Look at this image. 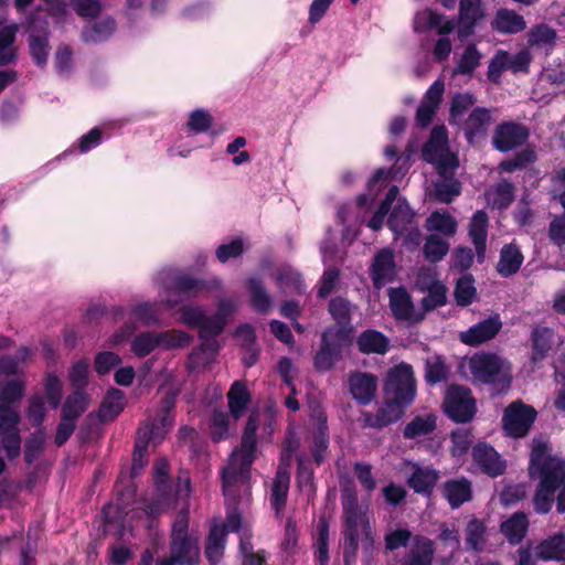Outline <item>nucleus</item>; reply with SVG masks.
<instances>
[{"mask_svg":"<svg viewBox=\"0 0 565 565\" xmlns=\"http://www.w3.org/2000/svg\"><path fill=\"white\" fill-rule=\"evenodd\" d=\"M250 401V393L242 381H235L228 393H227V403L231 415L238 419L243 416L246 411V407Z\"/></svg>","mask_w":565,"mask_h":565,"instance_id":"obj_33","label":"nucleus"},{"mask_svg":"<svg viewBox=\"0 0 565 565\" xmlns=\"http://www.w3.org/2000/svg\"><path fill=\"white\" fill-rule=\"evenodd\" d=\"M25 394V383L19 379H12L0 384V404L10 405L19 402Z\"/></svg>","mask_w":565,"mask_h":565,"instance_id":"obj_55","label":"nucleus"},{"mask_svg":"<svg viewBox=\"0 0 565 565\" xmlns=\"http://www.w3.org/2000/svg\"><path fill=\"white\" fill-rule=\"evenodd\" d=\"M529 475L537 478L533 495L534 511L548 513L556 504L558 514L565 513V459L551 454L547 443L534 440L530 454Z\"/></svg>","mask_w":565,"mask_h":565,"instance_id":"obj_1","label":"nucleus"},{"mask_svg":"<svg viewBox=\"0 0 565 565\" xmlns=\"http://www.w3.org/2000/svg\"><path fill=\"white\" fill-rule=\"evenodd\" d=\"M451 455L454 457H462L470 449L473 443V434L471 429L457 428L450 434Z\"/></svg>","mask_w":565,"mask_h":565,"instance_id":"obj_56","label":"nucleus"},{"mask_svg":"<svg viewBox=\"0 0 565 565\" xmlns=\"http://www.w3.org/2000/svg\"><path fill=\"white\" fill-rule=\"evenodd\" d=\"M502 322L499 316L487 318L461 332L460 340L470 347H478L493 338L500 332Z\"/></svg>","mask_w":565,"mask_h":565,"instance_id":"obj_15","label":"nucleus"},{"mask_svg":"<svg viewBox=\"0 0 565 565\" xmlns=\"http://www.w3.org/2000/svg\"><path fill=\"white\" fill-rule=\"evenodd\" d=\"M230 419L227 414L214 411L211 416V439L220 443L228 437Z\"/></svg>","mask_w":565,"mask_h":565,"instance_id":"obj_62","label":"nucleus"},{"mask_svg":"<svg viewBox=\"0 0 565 565\" xmlns=\"http://www.w3.org/2000/svg\"><path fill=\"white\" fill-rule=\"evenodd\" d=\"M328 311L338 324L333 337L339 341H350L352 332L351 303L343 297H334L329 301Z\"/></svg>","mask_w":565,"mask_h":565,"instance_id":"obj_13","label":"nucleus"},{"mask_svg":"<svg viewBox=\"0 0 565 565\" xmlns=\"http://www.w3.org/2000/svg\"><path fill=\"white\" fill-rule=\"evenodd\" d=\"M256 450L257 438L242 436L239 447L233 451L231 457H233L234 460H242V466L244 470L247 471V467L252 466L256 459Z\"/></svg>","mask_w":565,"mask_h":565,"instance_id":"obj_52","label":"nucleus"},{"mask_svg":"<svg viewBox=\"0 0 565 565\" xmlns=\"http://www.w3.org/2000/svg\"><path fill=\"white\" fill-rule=\"evenodd\" d=\"M125 394L118 388H109L99 406L102 422L114 420L125 408Z\"/></svg>","mask_w":565,"mask_h":565,"instance_id":"obj_34","label":"nucleus"},{"mask_svg":"<svg viewBox=\"0 0 565 565\" xmlns=\"http://www.w3.org/2000/svg\"><path fill=\"white\" fill-rule=\"evenodd\" d=\"M441 411L455 424L471 423L478 413L471 388L458 383L449 384L443 394Z\"/></svg>","mask_w":565,"mask_h":565,"instance_id":"obj_5","label":"nucleus"},{"mask_svg":"<svg viewBox=\"0 0 565 565\" xmlns=\"http://www.w3.org/2000/svg\"><path fill=\"white\" fill-rule=\"evenodd\" d=\"M212 125L213 117L203 108H196L191 111L186 122L188 130L195 135L209 131Z\"/></svg>","mask_w":565,"mask_h":565,"instance_id":"obj_59","label":"nucleus"},{"mask_svg":"<svg viewBox=\"0 0 565 565\" xmlns=\"http://www.w3.org/2000/svg\"><path fill=\"white\" fill-rule=\"evenodd\" d=\"M508 57L509 52L499 50L491 58L487 72L488 79L491 83H500L503 71L508 70Z\"/></svg>","mask_w":565,"mask_h":565,"instance_id":"obj_64","label":"nucleus"},{"mask_svg":"<svg viewBox=\"0 0 565 565\" xmlns=\"http://www.w3.org/2000/svg\"><path fill=\"white\" fill-rule=\"evenodd\" d=\"M227 531L218 525L211 527L205 542L204 555L210 565H218L224 556Z\"/></svg>","mask_w":565,"mask_h":565,"instance_id":"obj_29","label":"nucleus"},{"mask_svg":"<svg viewBox=\"0 0 565 565\" xmlns=\"http://www.w3.org/2000/svg\"><path fill=\"white\" fill-rule=\"evenodd\" d=\"M415 213L405 199H398L387 218L388 228L396 235H403L412 225Z\"/></svg>","mask_w":565,"mask_h":565,"instance_id":"obj_30","label":"nucleus"},{"mask_svg":"<svg viewBox=\"0 0 565 565\" xmlns=\"http://www.w3.org/2000/svg\"><path fill=\"white\" fill-rule=\"evenodd\" d=\"M226 326L222 315L204 316L199 328V338H215L220 335Z\"/></svg>","mask_w":565,"mask_h":565,"instance_id":"obj_61","label":"nucleus"},{"mask_svg":"<svg viewBox=\"0 0 565 565\" xmlns=\"http://www.w3.org/2000/svg\"><path fill=\"white\" fill-rule=\"evenodd\" d=\"M537 416V412L531 405L522 401L512 402L505 409L502 417L503 429L507 436L513 438L525 437Z\"/></svg>","mask_w":565,"mask_h":565,"instance_id":"obj_6","label":"nucleus"},{"mask_svg":"<svg viewBox=\"0 0 565 565\" xmlns=\"http://www.w3.org/2000/svg\"><path fill=\"white\" fill-rule=\"evenodd\" d=\"M249 291L252 308L260 315H266L271 308V297L266 291L263 280L259 277H250L246 281Z\"/></svg>","mask_w":565,"mask_h":565,"instance_id":"obj_31","label":"nucleus"},{"mask_svg":"<svg viewBox=\"0 0 565 565\" xmlns=\"http://www.w3.org/2000/svg\"><path fill=\"white\" fill-rule=\"evenodd\" d=\"M449 244L437 234H430L424 244L423 253L429 263L440 262L448 253Z\"/></svg>","mask_w":565,"mask_h":565,"instance_id":"obj_45","label":"nucleus"},{"mask_svg":"<svg viewBox=\"0 0 565 565\" xmlns=\"http://www.w3.org/2000/svg\"><path fill=\"white\" fill-rule=\"evenodd\" d=\"M290 486V471L279 467L276 471L270 491V505L276 515H279L286 507Z\"/></svg>","mask_w":565,"mask_h":565,"instance_id":"obj_24","label":"nucleus"},{"mask_svg":"<svg viewBox=\"0 0 565 565\" xmlns=\"http://www.w3.org/2000/svg\"><path fill=\"white\" fill-rule=\"evenodd\" d=\"M89 404V396L83 391H73L64 401L61 414L65 418L78 419L86 412Z\"/></svg>","mask_w":565,"mask_h":565,"instance_id":"obj_38","label":"nucleus"},{"mask_svg":"<svg viewBox=\"0 0 565 565\" xmlns=\"http://www.w3.org/2000/svg\"><path fill=\"white\" fill-rule=\"evenodd\" d=\"M116 30L115 19L108 17L92 25L84 26L82 30V40L86 43H98L108 39Z\"/></svg>","mask_w":565,"mask_h":565,"instance_id":"obj_36","label":"nucleus"},{"mask_svg":"<svg viewBox=\"0 0 565 565\" xmlns=\"http://www.w3.org/2000/svg\"><path fill=\"white\" fill-rule=\"evenodd\" d=\"M475 103L476 97L471 93L455 94L451 98L449 108L450 124L457 122L463 113L472 107Z\"/></svg>","mask_w":565,"mask_h":565,"instance_id":"obj_60","label":"nucleus"},{"mask_svg":"<svg viewBox=\"0 0 565 565\" xmlns=\"http://www.w3.org/2000/svg\"><path fill=\"white\" fill-rule=\"evenodd\" d=\"M221 281L214 278L211 282L204 279L194 278L185 273H178L173 276L171 281V289L178 294L196 297L203 291H209L212 288H218Z\"/></svg>","mask_w":565,"mask_h":565,"instance_id":"obj_18","label":"nucleus"},{"mask_svg":"<svg viewBox=\"0 0 565 565\" xmlns=\"http://www.w3.org/2000/svg\"><path fill=\"white\" fill-rule=\"evenodd\" d=\"M439 479V471L416 466L407 479V484L415 493L429 498Z\"/></svg>","mask_w":565,"mask_h":565,"instance_id":"obj_23","label":"nucleus"},{"mask_svg":"<svg viewBox=\"0 0 565 565\" xmlns=\"http://www.w3.org/2000/svg\"><path fill=\"white\" fill-rule=\"evenodd\" d=\"M396 264L392 250L381 249L374 257L371 266V278L373 286L377 289L392 282L396 276Z\"/></svg>","mask_w":565,"mask_h":565,"instance_id":"obj_16","label":"nucleus"},{"mask_svg":"<svg viewBox=\"0 0 565 565\" xmlns=\"http://www.w3.org/2000/svg\"><path fill=\"white\" fill-rule=\"evenodd\" d=\"M385 547L387 551H395L406 547L412 540V546L406 553L401 565H433L435 558V543L424 535L413 536L407 529H397L385 535Z\"/></svg>","mask_w":565,"mask_h":565,"instance_id":"obj_3","label":"nucleus"},{"mask_svg":"<svg viewBox=\"0 0 565 565\" xmlns=\"http://www.w3.org/2000/svg\"><path fill=\"white\" fill-rule=\"evenodd\" d=\"M343 539V561L345 565H351L355 563L359 551L358 526H344Z\"/></svg>","mask_w":565,"mask_h":565,"instance_id":"obj_58","label":"nucleus"},{"mask_svg":"<svg viewBox=\"0 0 565 565\" xmlns=\"http://www.w3.org/2000/svg\"><path fill=\"white\" fill-rule=\"evenodd\" d=\"M391 310L397 319H413L414 303L411 296L404 289H399L391 297Z\"/></svg>","mask_w":565,"mask_h":565,"instance_id":"obj_47","label":"nucleus"},{"mask_svg":"<svg viewBox=\"0 0 565 565\" xmlns=\"http://www.w3.org/2000/svg\"><path fill=\"white\" fill-rule=\"evenodd\" d=\"M437 418L433 414L415 416L403 429L405 439H415L417 437L431 434L437 427Z\"/></svg>","mask_w":565,"mask_h":565,"instance_id":"obj_37","label":"nucleus"},{"mask_svg":"<svg viewBox=\"0 0 565 565\" xmlns=\"http://www.w3.org/2000/svg\"><path fill=\"white\" fill-rule=\"evenodd\" d=\"M488 224V214L483 210L475 212L469 223V237L475 245L479 264H482L486 259Z\"/></svg>","mask_w":565,"mask_h":565,"instance_id":"obj_17","label":"nucleus"},{"mask_svg":"<svg viewBox=\"0 0 565 565\" xmlns=\"http://www.w3.org/2000/svg\"><path fill=\"white\" fill-rule=\"evenodd\" d=\"M349 392L361 406L370 405L376 397L379 379L370 372L353 371L348 377Z\"/></svg>","mask_w":565,"mask_h":565,"instance_id":"obj_10","label":"nucleus"},{"mask_svg":"<svg viewBox=\"0 0 565 565\" xmlns=\"http://www.w3.org/2000/svg\"><path fill=\"white\" fill-rule=\"evenodd\" d=\"M417 392L413 366L401 363L392 367L383 387L384 402L376 413L363 412V427L382 429L398 422L414 402Z\"/></svg>","mask_w":565,"mask_h":565,"instance_id":"obj_2","label":"nucleus"},{"mask_svg":"<svg viewBox=\"0 0 565 565\" xmlns=\"http://www.w3.org/2000/svg\"><path fill=\"white\" fill-rule=\"evenodd\" d=\"M451 367L445 356L436 354L425 360L424 380L427 385L436 386L449 381Z\"/></svg>","mask_w":565,"mask_h":565,"instance_id":"obj_28","label":"nucleus"},{"mask_svg":"<svg viewBox=\"0 0 565 565\" xmlns=\"http://www.w3.org/2000/svg\"><path fill=\"white\" fill-rule=\"evenodd\" d=\"M475 465L487 476L497 478L505 472L507 463L499 452L486 441H478L471 449Z\"/></svg>","mask_w":565,"mask_h":565,"instance_id":"obj_9","label":"nucleus"},{"mask_svg":"<svg viewBox=\"0 0 565 565\" xmlns=\"http://www.w3.org/2000/svg\"><path fill=\"white\" fill-rule=\"evenodd\" d=\"M329 520L322 515L317 524V533L315 536V557L319 565H329Z\"/></svg>","mask_w":565,"mask_h":565,"instance_id":"obj_35","label":"nucleus"},{"mask_svg":"<svg viewBox=\"0 0 565 565\" xmlns=\"http://www.w3.org/2000/svg\"><path fill=\"white\" fill-rule=\"evenodd\" d=\"M446 302V286L439 280H434L427 289V295L422 299V307L424 311H433L436 308L445 306Z\"/></svg>","mask_w":565,"mask_h":565,"instance_id":"obj_44","label":"nucleus"},{"mask_svg":"<svg viewBox=\"0 0 565 565\" xmlns=\"http://www.w3.org/2000/svg\"><path fill=\"white\" fill-rule=\"evenodd\" d=\"M88 370L89 362L86 359H79L72 364L68 372V379L73 391L79 390L85 392V388L88 385Z\"/></svg>","mask_w":565,"mask_h":565,"instance_id":"obj_57","label":"nucleus"},{"mask_svg":"<svg viewBox=\"0 0 565 565\" xmlns=\"http://www.w3.org/2000/svg\"><path fill=\"white\" fill-rule=\"evenodd\" d=\"M529 519L524 512H515L500 524V532L511 545L520 544L529 531Z\"/></svg>","mask_w":565,"mask_h":565,"instance_id":"obj_26","label":"nucleus"},{"mask_svg":"<svg viewBox=\"0 0 565 565\" xmlns=\"http://www.w3.org/2000/svg\"><path fill=\"white\" fill-rule=\"evenodd\" d=\"M484 18L481 0H460L458 13V34L461 38L471 36L477 24Z\"/></svg>","mask_w":565,"mask_h":565,"instance_id":"obj_14","label":"nucleus"},{"mask_svg":"<svg viewBox=\"0 0 565 565\" xmlns=\"http://www.w3.org/2000/svg\"><path fill=\"white\" fill-rule=\"evenodd\" d=\"M480 60H481V54H480L477 45L473 43H469L466 46V49L455 68V73L461 74V75L473 74L476 68L480 65Z\"/></svg>","mask_w":565,"mask_h":565,"instance_id":"obj_50","label":"nucleus"},{"mask_svg":"<svg viewBox=\"0 0 565 565\" xmlns=\"http://www.w3.org/2000/svg\"><path fill=\"white\" fill-rule=\"evenodd\" d=\"M536 154L534 150L526 148L514 154L513 158L502 160L499 164V169L502 172L513 173L518 170L525 169L529 164L535 162Z\"/></svg>","mask_w":565,"mask_h":565,"instance_id":"obj_48","label":"nucleus"},{"mask_svg":"<svg viewBox=\"0 0 565 565\" xmlns=\"http://www.w3.org/2000/svg\"><path fill=\"white\" fill-rule=\"evenodd\" d=\"M329 428L326 416H319L317 427L312 436L310 452L317 466L323 463L329 448Z\"/></svg>","mask_w":565,"mask_h":565,"instance_id":"obj_32","label":"nucleus"},{"mask_svg":"<svg viewBox=\"0 0 565 565\" xmlns=\"http://www.w3.org/2000/svg\"><path fill=\"white\" fill-rule=\"evenodd\" d=\"M486 525L478 519H472L466 526V545L469 550L480 552L483 550Z\"/></svg>","mask_w":565,"mask_h":565,"instance_id":"obj_51","label":"nucleus"},{"mask_svg":"<svg viewBox=\"0 0 565 565\" xmlns=\"http://www.w3.org/2000/svg\"><path fill=\"white\" fill-rule=\"evenodd\" d=\"M199 537L169 540V553L156 559V565H200Z\"/></svg>","mask_w":565,"mask_h":565,"instance_id":"obj_7","label":"nucleus"},{"mask_svg":"<svg viewBox=\"0 0 565 565\" xmlns=\"http://www.w3.org/2000/svg\"><path fill=\"white\" fill-rule=\"evenodd\" d=\"M333 337V330L327 329L321 334L320 349L313 358L315 369L324 372L331 370L342 352V343Z\"/></svg>","mask_w":565,"mask_h":565,"instance_id":"obj_12","label":"nucleus"},{"mask_svg":"<svg viewBox=\"0 0 565 565\" xmlns=\"http://www.w3.org/2000/svg\"><path fill=\"white\" fill-rule=\"evenodd\" d=\"M158 348L161 347L166 350L182 349L189 347L192 337L181 330H168L156 332Z\"/></svg>","mask_w":565,"mask_h":565,"instance_id":"obj_42","label":"nucleus"},{"mask_svg":"<svg viewBox=\"0 0 565 565\" xmlns=\"http://www.w3.org/2000/svg\"><path fill=\"white\" fill-rule=\"evenodd\" d=\"M427 228L451 236L457 231V222L449 213L433 212L427 218Z\"/></svg>","mask_w":565,"mask_h":565,"instance_id":"obj_53","label":"nucleus"},{"mask_svg":"<svg viewBox=\"0 0 565 565\" xmlns=\"http://www.w3.org/2000/svg\"><path fill=\"white\" fill-rule=\"evenodd\" d=\"M46 434L44 428H39L25 439L23 459L28 465L35 462L44 450Z\"/></svg>","mask_w":565,"mask_h":565,"instance_id":"obj_39","label":"nucleus"},{"mask_svg":"<svg viewBox=\"0 0 565 565\" xmlns=\"http://www.w3.org/2000/svg\"><path fill=\"white\" fill-rule=\"evenodd\" d=\"M252 466L247 467V471L242 466V460H234L231 457V467L222 472V487L226 491L228 488L235 486L238 481L247 482L250 479Z\"/></svg>","mask_w":565,"mask_h":565,"instance_id":"obj_43","label":"nucleus"},{"mask_svg":"<svg viewBox=\"0 0 565 565\" xmlns=\"http://www.w3.org/2000/svg\"><path fill=\"white\" fill-rule=\"evenodd\" d=\"M44 390L50 406L55 409L62 399V382L54 373H47L44 379Z\"/></svg>","mask_w":565,"mask_h":565,"instance_id":"obj_63","label":"nucleus"},{"mask_svg":"<svg viewBox=\"0 0 565 565\" xmlns=\"http://www.w3.org/2000/svg\"><path fill=\"white\" fill-rule=\"evenodd\" d=\"M355 343L359 352L365 355H384L391 349L390 339L383 332L375 329L362 331L358 335Z\"/></svg>","mask_w":565,"mask_h":565,"instance_id":"obj_19","label":"nucleus"},{"mask_svg":"<svg viewBox=\"0 0 565 565\" xmlns=\"http://www.w3.org/2000/svg\"><path fill=\"white\" fill-rule=\"evenodd\" d=\"M29 52L35 65L44 68L50 53L49 38L46 35L30 34L28 38Z\"/></svg>","mask_w":565,"mask_h":565,"instance_id":"obj_40","label":"nucleus"},{"mask_svg":"<svg viewBox=\"0 0 565 565\" xmlns=\"http://www.w3.org/2000/svg\"><path fill=\"white\" fill-rule=\"evenodd\" d=\"M530 137V130L523 124L509 120L500 122L492 135V146L500 152L522 147Z\"/></svg>","mask_w":565,"mask_h":565,"instance_id":"obj_8","label":"nucleus"},{"mask_svg":"<svg viewBox=\"0 0 565 565\" xmlns=\"http://www.w3.org/2000/svg\"><path fill=\"white\" fill-rule=\"evenodd\" d=\"M556 39V30L545 23L533 25L527 33L530 46L553 45Z\"/></svg>","mask_w":565,"mask_h":565,"instance_id":"obj_49","label":"nucleus"},{"mask_svg":"<svg viewBox=\"0 0 565 565\" xmlns=\"http://www.w3.org/2000/svg\"><path fill=\"white\" fill-rule=\"evenodd\" d=\"M461 193V183L451 174L448 179L435 183V199L445 204L451 203Z\"/></svg>","mask_w":565,"mask_h":565,"instance_id":"obj_46","label":"nucleus"},{"mask_svg":"<svg viewBox=\"0 0 565 565\" xmlns=\"http://www.w3.org/2000/svg\"><path fill=\"white\" fill-rule=\"evenodd\" d=\"M493 121L492 113L486 107H476L461 125L463 136L470 146H475L488 135Z\"/></svg>","mask_w":565,"mask_h":565,"instance_id":"obj_11","label":"nucleus"},{"mask_svg":"<svg viewBox=\"0 0 565 565\" xmlns=\"http://www.w3.org/2000/svg\"><path fill=\"white\" fill-rule=\"evenodd\" d=\"M130 348L137 358H146L158 348L156 331L140 332L132 340Z\"/></svg>","mask_w":565,"mask_h":565,"instance_id":"obj_54","label":"nucleus"},{"mask_svg":"<svg viewBox=\"0 0 565 565\" xmlns=\"http://www.w3.org/2000/svg\"><path fill=\"white\" fill-rule=\"evenodd\" d=\"M555 332L552 328L544 326H535L531 332V362L539 364L544 361L554 344Z\"/></svg>","mask_w":565,"mask_h":565,"instance_id":"obj_21","label":"nucleus"},{"mask_svg":"<svg viewBox=\"0 0 565 565\" xmlns=\"http://www.w3.org/2000/svg\"><path fill=\"white\" fill-rule=\"evenodd\" d=\"M441 490L452 509H458L472 498L471 482L466 478L447 480Z\"/></svg>","mask_w":565,"mask_h":565,"instance_id":"obj_25","label":"nucleus"},{"mask_svg":"<svg viewBox=\"0 0 565 565\" xmlns=\"http://www.w3.org/2000/svg\"><path fill=\"white\" fill-rule=\"evenodd\" d=\"M454 296L459 307H467L473 302L477 296L475 278L471 274L460 277L455 286Z\"/></svg>","mask_w":565,"mask_h":565,"instance_id":"obj_41","label":"nucleus"},{"mask_svg":"<svg viewBox=\"0 0 565 565\" xmlns=\"http://www.w3.org/2000/svg\"><path fill=\"white\" fill-rule=\"evenodd\" d=\"M534 553L543 562H565V534L558 532L542 540L534 547Z\"/></svg>","mask_w":565,"mask_h":565,"instance_id":"obj_22","label":"nucleus"},{"mask_svg":"<svg viewBox=\"0 0 565 565\" xmlns=\"http://www.w3.org/2000/svg\"><path fill=\"white\" fill-rule=\"evenodd\" d=\"M491 28L500 34H518L526 29V21L523 15L514 10L500 8L491 21Z\"/></svg>","mask_w":565,"mask_h":565,"instance_id":"obj_20","label":"nucleus"},{"mask_svg":"<svg viewBox=\"0 0 565 565\" xmlns=\"http://www.w3.org/2000/svg\"><path fill=\"white\" fill-rule=\"evenodd\" d=\"M523 260L524 256L515 244H505L500 252L497 271L503 278L513 276L520 270Z\"/></svg>","mask_w":565,"mask_h":565,"instance_id":"obj_27","label":"nucleus"},{"mask_svg":"<svg viewBox=\"0 0 565 565\" xmlns=\"http://www.w3.org/2000/svg\"><path fill=\"white\" fill-rule=\"evenodd\" d=\"M470 371L475 380L491 385L495 393L509 391L512 382L510 367L494 353H481L470 359Z\"/></svg>","mask_w":565,"mask_h":565,"instance_id":"obj_4","label":"nucleus"}]
</instances>
